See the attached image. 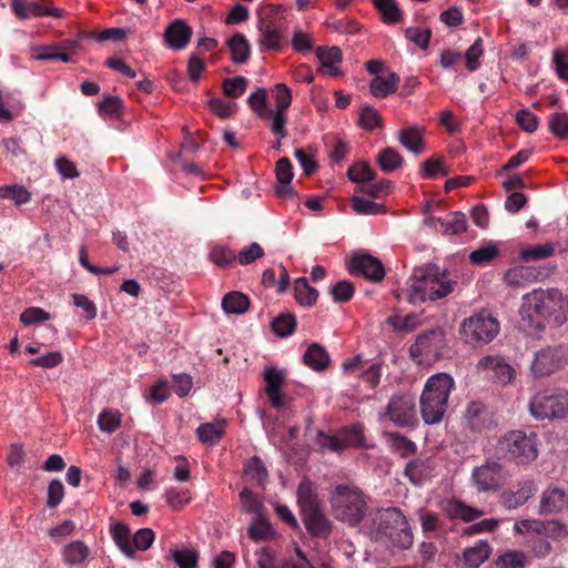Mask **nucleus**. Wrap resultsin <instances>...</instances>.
I'll return each mask as SVG.
<instances>
[{
    "label": "nucleus",
    "mask_w": 568,
    "mask_h": 568,
    "mask_svg": "<svg viewBox=\"0 0 568 568\" xmlns=\"http://www.w3.org/2000/svg\"><path fill=\"white\" fill-rule=\"evenodd\" d=\"M528 328L541 331L547 323L561 326L568 321V296L558 288H536L523 296L519 310Z\"/></svg>",
    "instance_id": "1"
},
{
    "label": "nucleus",
    "mask_w": 568,
    "mask_h": 568,
    "mask_svg": "<svg viewBox=\"0 0 568 568\" xmlns=\"http://www.w3.org/2000/svg\"><path fill=\"white\" fill-rule=\"evenodd\" d=\"M457 282L436 264L416 267L407 281L402 294L412 305H420L426 301H437L454 292Z\"/></svg>",
    "instance_id": "2"
},
{
    "label": "nucleus",
    "mask_w": 568,
    "mask_h": 568,
    "mask_svg": "<svg viewBox=\"0 0 568 568\" xmlns=\"http://www.w3.org/2000/svg\"><path fill=\"white\" fill-rule=\"evenodd\" d=\"M454 388L455 382L446 373L435 374L426 381L419 405L422 418L427 425H436L443 420Z\"/></svg>",
    "instance_id": "3"
},
{
    "label": "nucleus",
    "mask_w": 568,
    "mask_h": 568,
    "mask_svg": "<svg viewBox=\"0 0 568 568\" xmlns=\"http://www.w3.org/2000/svg\"><path fill=\"white\" fill-rule=\"evenodd\" d=\"M378 526L375 539L393 547L408 549L413 545V532L407 518L400 509L389 507L381 509L377 515Z\"/></svg>",
    "instance_id": "4"
},
{
    "label": "nucleus",
    "mask_w": 568,
    "mask_h": 568,
    "mask_svg": "<svg viewBox=\"0 0 568 568\" xmlns=\"http://www.w3.org/2000/svg\"><path fill=\"white\" fill-rule=\"evenodd\" d=\"M529 412L537 420L565 419L568 416V389L544 388L529 399Z\"/></svg>",
    "instance_id": "5"
},
{
    "label": "nucleus",
    "mask_w": 568,
    "mask_h": 568,
    "mask_svg": "<svg viewBox=\"0 0 568 568\" xmlns=\"http://www.w3.org/2000/svg\"><path fill=\"white\" fill-rule=\"evenodd\" d=\"M331 505L335 518L352 526L359 524L367 511V501L363 493L346 485L335 487Z\"/></svg>",
    "instance_id": "6"
},
{
    "label": "nucleus",
    "mask_w": 568,
    "mask_h": 568,
    "mask_svg": "<svg viewBox=\"0 0 568 568\" xmlns=\"http://www.w3.org/2000/svg\"><path fill=\"white\" fill-rule=\"evenodd\" d=\"M498 450L509 460L528 465L538 457L537 435L509 430L499 439Z\"/></svg>",
    "instance_id": "7"
},
{
    "label": "nucleus",
    "mask_w": 568,
    "mask_h": 568,
    "mask_svg": "<svg viewBox=\"0 0 568 568\" xmlns=\"http://www.w3.org/2000/svg\"><path fill=\"white\" fill-rule=\"evenodd\" d=\"M499 329L498 320L489 312L480 311L462 322L459 334L466 344L476 347L490 343L498 335Z\"/></svg>",
    "instance_id": "8"
},
{
    "label": "nucleus",
    "mask_w": 568,
    "mask_h": 568,
    "mask_svg": "<svg viewBox=\"0 0 568 568\" xmlns=\"http://www.w3.org/2000/svg\"><path fill=\"white\" fill-rule=\"evenodd\" d=\"M568 365V349L562 346H547L534 354L530 374L535 379L546 378Z\"/></svg>",
    "instance_id": "9"
},
{
    "label": "nucleus",
    "mask_w": 568,
    "mask_h": 568,
    "mask_svg": "<svg viewBox=\"0 0 568 568\" xmlns=\"http://www.w3.org/2000/svg\"><path fill=\"white\" fill-rule=\"evenodd\" d=\"M446 346L445 332L442 328H432L419 334L409 347L410 357L418 364L438 358Z\"/></svg>",
    "instance_id": "10"
},
{
    "label": "nucleus",
    "mask_w": 568,
    "mask_h": 568,
    "mask_svg": "<svg viewBox=\"0 0 568 568\" xmlns=\"http://www.w3.org/2000/svg\"><path fill=\"white\" fill-rule=\"evenodd\" d=\"M316 444L321 452H342L348 447H364L363 429L358 425L344 428L337 435L318 432Z\"/></svg>",
    "instance_id": "11"
},
{
    "label": "nucleus",
    "mask_w": 568,
    "mask_h": 568,
    "mask_svg": "<svg viewBox=\"0 0 568 568\" xmlns=\"http://www.w3.org/2000/svg\"><path fill=\"white\" fill-rule=\"evenodd\" d=\"M351 274L362 276L372 282H381L385 276L382 261L367 253H357L348 263Z\"/></svg>",
    "instance_id": "12"
},
{
    "label": "nucleus",
    "mask_w": 568,
    "mask_h": 568,
    "mask_svg": "<svg viewBox=\"0 0 568 568\" xmlns=\"http://www.w3.org/2000/svg\"><path fill=\"white\" fill-rule=\"evenodd\" d=\"M387 417L400 427L410 426L416 422V405L410 395H395L390 398Z\"/></svg>",
    "instance_id": "13"
},
{
    "label": "nucleus",
    "mask_w": 568,
    "mask_h": 568,
    "mask_svg": "<svg viewBox=\"0 0 568 568\" xmlns=\"http://www.w3.org/2000/svg\"><path fill=\"white\" fill-rule=\"evenodd\" d=\"M504 467L497 462H488L471 471V479L478 491H496L503 483Z\"/></svg>",
    "instance_id": "14"
},
{
    "label": "nucleus",
    "mask_w": 568,
    "mask_h": 568,
    "mask_svg": "<svg viewBox=\"0 0 568 568\" xmlns=\"http://www.w3.org/2000/svg\"><path fill=\"white\" fill-rule=\"evenodd\" d=\"M537 493V484L532 478L519 481L516 489H508L500 494V504L509 510L524 506Z\"/></svg>",
    "instance_id": "15"
},
{
    "label": "nucleus",
    "mask_w": 568,
    "mask_h": 568,
    "mask_svg": "<svg viewBox=\"0 0 568 568\" xmlns=\"http://www.w3.org/2000/svg\"><path fill=\"white\" fill-rule=\"evenodd\" d=\"M258 43L264 50L280 51L284 44L281 26L273 19L261 18L257 23Z\"/></svg>",
    "instance_id": "16"
},
{
    "label": "nucleus",
    "mask_w": 568,
    "mask_h": 568,
    "mask_svg": "<svg viewBox=\"0 0 568 568\" xmlns=\"http://www.w3.org/2000/svg\"><path fill=\"white\" fill-rule=\"evenodd\" d=\"M307 532L312 537L326 539L332 532L333 524L324 514L323 507L301 514Z\"/></svg>",
    "instance_id": "17"
},
{
    "label": "nucleus",
    "mask_w": 568,
    "mask_h": 568,
    "mask_svg": "<svg viewBox=\"0 0 568 568\" xmlns=\"http://www.w3.org/2000/svg\"><path fill=\"white\" fill-rule=\"evenodd\" d=\"M524 527L538 537L561 540L568 536L566 527L557 520L526 519Z\"/></svg>",
    "instance_id": "18"
},
{
    "label": "nucleus",
    "mask_w": 568,
    "mask_h": 568,
    "mask_svg": "<svg viewBox=\"0 0 568 568\" xmlns=\"http://www.w3.org/2000/svg\"><path fill=\"white\" fill-rule=\"evenodd\" d=\"M568 507V494L558 487L548 488L542 491L538 513L540 515H550L562 511Z\"/></svg>",
    "instance_id": "19"
},
{
    "label": "nucleus",
    "mask_w": 568,
    "mask_h": 568,
    "mask_svg": "<svg viewBox=\"0 0 568 568\" xmlns=\"http://www.w3.org/2000/svg\"><path fill=\"white\" fill-rule=\"evenodd\" d=\"M191 37L192 29L181 19L171 22L164 32L165 42L174 50L184 49L189 44Z\"/></svg>",
    "instance_id": "20"
},
{
    "label": "nucleus",
    "mask_w": 568,
    "mask_h": 568,
    "mask_svg": "<svg viewBox=\"0 0 568 568\" xmlns=\"http://www.w3.org/2000/svg\"><path fill=\"white\" fill-rule=\"evenodd\" d=\"M434 460L430 458L422 459L417 458L409 462L404 470V475L408 478V480L415 485H423L426 480H428L434 474Z\"/></svg>",
    "instance_id": "21"
},
{
    "label": "nucleus",
    "mask_w": 568,
    "mask_h": 568,
    "mask_svg": "<svg viewBox=\"0 0 568 568\" xmlns=\"http://www.w3.org/2000/svg\"><path fill=\"white\" fill-rule=\"evenodd\" d=\"M491 547L486 540L476 541L463 551V566L465 568H479L491 555Z\"/></svg>",
    "instance_id": "22"
},
{
    "label": "nucleus",
    "mask_w": 568,
    "mask_h": 568,
    "mask_svg": "<svg viewBox=\"0 0 568 568\" xmlns=\"http://www.w3.org/2000/svg\"><path fill=\"white\" fill-rule=\"evenodd\" d=\"M297 504L301 514L322 508L316 489L307 478H304L297 487Z\"/></svg>",
    "instance_id": "23"
},
{
    "label": "nucleus",
    "mask_w": 568,
    "mask_h": 568,
    "mask_svg": "<svg viewBox=\"0 0 568 568\" xmlns=\"http://www.w3.org/2000/svg\"><path fill=\"white\" fill-rule=\"evenodd\" d=\"M400 78L397 73L390 72L387 77L376 75L369 84L371 93L377 99H384L398 89Z\"/></svg>",
    "instance_id": "24"
},
{
    "label": "nucleus",
    "mask_w": 568,
    "mask_h": 568,
    "mask_svg": "<svg viewBox=\"0 0 568 568\" xmlns=\"http://www.w3.org/2000/svg\"><path fill=\"white\" fill-rule=\"evenodd\" d=\"M303 363L313 371L323 372L328 367L331 358L324 346L312 343L303 355Z\"/></svg>",
    "instance_id": "25"
},
{
    "label": "nucleus",
    "mask_w": 568,
    "mask_h": 568,
    "mask_svg": "<svg viewBox=\"0 0 568 568\" xmlns=\"http://www.w3.org/2000/svg\"><path fill=\"white\" fill-rule=\"evenodd\" d=\"M466 420L473 430L481 432L489 426L491 416L483 404L474 402L466 409Z\"/></svg>",
    "instance_id": "26"
},
{
    "label": "nucleus",
    "mask_w": 568,
    "mask_h": 568,
    "mask_svg": "<svg viewBox=\"0 0 568 568\" xmlns=\"http://www.w3.org/2000/svg\"><path fill=\"white\" fill-rule=\"evenodd\" d=\"M446 513L452 519H460L465 523H470L484 515V511L466 505L458 499H452L447 503Z\"/></svg>",
    "instance_id": "27"
},
{
    "label": "nucleus",
    "mask_w": 568,
    "mask_h": 568,
    "mask_svg": "<svg viewBox=\"0 0 568 568\" xmlns=\"http://www.w3.org/2000/svg\"><path fill=\"white\" fill-rule=\"evenodd\" d=\"M62 560L65 565L73 567L83 564L90 556V548L81 540H74L63 547Z\"/></svg>",
    "instance_id": "28"
},
{
    "label": "nucleus",
    "mask_w": 568,
    "mask_h": 568,
    "mask_svg": "<svg viewBox=\"0 0 568 568\" xmlns=\"http://www.w3.org/2000/svg\"><path fill=\"white\" fill-rule=\"evenodd\" d=\"M244 474L252 485L264 488L268 481V471L258 456L251 457L244 467Z\"/></svg>",
    "instance_id": "29"
},
{
    "label": "nucleus",
    "mask_w": 568,
    "mask_h": 568,
    "mask_svg": "<svg viewBox=\"0 0 568 568\" xmlns=\"http://www.w3.org/2000/svg\"><path fill=\"white\" fill-rule=\"evenodd\" d=\"M226 44L231 52V60L235 64L245 63L251 55V47L243 33L233 34L227 41Z\"/></svg>",
    "instance_id": "30"
},
{
    "label": "nucleus",
    "mask_w": 568,
    "mask_h": 568,
    "mask_svg": "<svg viewBox=\"0 0 568 568\" xmlns=\"http://www.w3.org/2000/svg\"><path fill=\"white\" fill-rule=\"evenodd\" d=\"M110 534L123 555L128 558H134V548L131 544L132 536L129 526L123 523H115L111 526Z\"/></svg>",
    "instance_id": "31"
},
{
    "label": "nucleus",
    "mask_w": 568,
    "mask_h": 568,
    "mask_svg": "<svg viewBox=\"0 0 568 568\" xmlns=\"http://www.w3.org/2000/svg\"><path fill=\"white\" fill-rule=\"evenodd\" d=\"M398 140L405 149L414 154H420L424 151V132L417 126L402 129L398 132Z\"/></svg>",
    "instance_id": "32"
},
{
    "label": "nucleus",
    "mask_w": 568,
    "mask_h": 568,
    "mask_svg": "<svg viewBox=\"0 0 568 568\" xmlns=\"http://www.w3.org/2000/svg\"><path fill=\"white\" fill-rule=\"evenodd\" d=\"M528 564V555L519 549H508L494 560L495 568H527Z\"/></svg>",
    "instance_id": "33"
},
{
    "label": "nucleus",
    "mask_w": 568,
    "mask_h": 568,
    "mask_svg": "<svg viewBox=\"0 0 568 568\" xmlns=\"http://www.w3.org/2000/svg\"><path fill=\"white\" fill-rule=\"evenodd\" d=\"M316 57L321 61V65L325 69H328L331 74H339L337 64L342 62L343 53L338 47H318L316 49Z\"/></svg>",
    "instance_id": "34"
},
{
    "label": "nucleus",
    "mask_w": 568,
    "mask_h": 568,
    "mask_svg": "<svg viewBox=\"0 0 568 568\" xmlns=\"http://www.w3.org/2000/svg\"><path fill=\"white\" fill-rule=\"evenodd\" d=\"M376 162L384 173H392L403 166L404 158L398 151L388 146L378 152Z\"/></svg>",
    "instance_id": "35"
},
{
    "label": "nucleus",
    "mask_w": 568,
    "mask_h": 568,
    "mask_svg": "<svg viewBox=\"0 0 568 568\" xmlns=\"http://www.w3.org/2000/svg\"><path fill=\"white\" fill-rule=\"evenodd\" d=\"M534 278V271L530 267L524 265L514 266L509 268L504 275L505 283L511 287L526 286L527 284L531 283Z\"/></svg>",
    "instance_id": "36"
},
{
    "label": "nucleus",
    "mask_w": 568,
    "mask_h": 568,
    "mask_svg": "<svg viewBox=\"0 0 568 568\" xmlns=\"http://www.w3.org/2000/svg\"><path fill=\"white\" fill-rule=\"evenodd\" d=\"M222 307L227 314H243L250 307V300L245 294L233 291L224 295Z\"/></svg>",
    "instance_id": "37"
},
{
    "label": "nucleus",
    "mask_w": 568,
    "mask_h": 568,
    "mask_svg": "<svg viewBox=\"0 0 568 568\" xmlns=\"http://www.w3.org/2000/svg\"><path fill=\"white\" fill-rule=\"evenodd\" d=\"M294 297L302 306H312L316 303L318 292L312 287L305 277H300L294 282Z\"/></svg>",
    "instance_id": "38"
},
{
    "label": "nucleus",
    "mask_w": 568,
    "mask_h": 568,
    "mask_svg": "<svg viewBox=\"0 0 568 568\" xmlns=\"http://www.w3.org/2000/svg\"><path fill=\"white\" fill-rule=\"evenodd\" d=\"M373 4L385 23L394 24L402 21L403 13L396 0H373Z\"/></svg>",
    "instance_id": "39"
},
{
    "label": "nucleus",
    "mask_w": 568,
    "mask_h": 568,
    "mask_svg": "<svg viewBox=\"0 0 568 568\" xmlns=\"http://www.w3.org/2000/svg\"><path fill=\"white\" fill-rule=\"evenodd\" d=\"M438 223L445 235H458L467 231L466 215L462 212H453L449 220L438 217Z\"/></svg>",
    "instance_id": "40"
},
{
    "label": "nucleus",
    "mask_w": 568,
    "mask_h": 568,
    "mask_svg": "<svg viewBox=\"0 0 568 568\" xmlns=\"http://www.w3.org/2000/svg\"><path fill=\"white\" fill-rule=\"evenodd\" d=\"M196 434L200 442L213 446L222 439L225 429L223 424L204 423L197 427Z\"/></svg>",
    "instance_id": "41"
},
{
    "label": "nucleus",
    "mask_w": 568,
    "mask_h": 568,
    "mask_svg": "<svg viewBox=\"0 0 568 568\" xmlns=\"http://www.w3.org/2000/svg\"><path fill=\"white\" fill-rule=\"evenodd\" d=\"M555 254L552 243H545L525 247L519 251V257L524 262L541 261L551 257Z\"/></svg>",
    "instance_id": "42"
},
{
    "label": "nucleus",
    "mask_w": 568,
    "mask_h": 568,
    "mask_svg": "<svg viewBox=\"0 0 568 568\" xmlns=\"http://www.w3.org/2000/svg\"><path fill=\"white\" fill-rule=\"evenodd\" d=\"M347 176L352 182L362 184L373 181L376 173L368 162L359 161L348 168Z\"/></svg>",
    "instance_id": "43"
},
{
    "label": "nucleus",
    "mask_w": 568,
    "mask_h": 568,
    "mask_svg": "<svg viewBox=\"0 0 568 568\" xmlns=\"http://www.w3.org/2000/svg\"><path fill=\"white\" fill-rule=\"evenodd\" d=\"M170 557L179 568H196L199 552L193 548L171 549Z\"/></svg>",
    "instance_id": "44"
},
{
    "label": "nucleus",
    "mask_w": 568,
    "mask_h": 568,
    "mask_svg": "<svg viewBox=\"0 0 568 568\" xmlns=\"http://www.w3.org/2000/svg\"><path fill=\"white\" fill-rule=\"evenodd\" d=\"M0 199L11 200L16 205H22L31 200V193L20 184L0 186Z\"/></svg>",
    "instance_id": "45"
},
{
    "label": "nucleus",
    "mask_w": 568,
    "mask_h": 568,
    "mask_svg": "<svg viewBox=\"0 0 568 568\" xmlns=\"http://www.w3.org/2000/svg\"><path fill=\"white\" fill-rule=\"evenodd\" d=\"M121 413L116 409H103L98 416V426L101 432L112 434L120 428Z\"/></svg>",
    "instance_id": "46"
},
{
    "label": "nucleus",
    "mask_w": 568,
    "mask_h": 568,
    "mask_svg": "<svg viewBox=\"0 0 568 568\" xmlns=\"http://www.w3.org/2000/svg\"><path fill=\"white\" fill-rule=\"evenodd\" d=\"M65 11L61 8L45 6L44 0L28 2V19L37 17L63 18Z\"/></svg>",
    "instance_id": "47"
},
{
    "label": "nucleus",
    "mask_w": 568,
    "mask_h": 568,
    "mask_svg": "<svg viewBox=\"0 0 568 568\" xmlns=\"http://www.w3.org/2000/svg\"><path fill=\"white\" fill-rule=\"evenodd\" d=\"M296 327V318L293 314H281L272 321V328L275 335L287 337L293 334Z\"/></svg>",
    "instance_id": "48"
},
{
    "label": "nucleus",
    "mask_w": 568,
    "mask_h": 568,
    "mask_svg": "<svg viewBox=\"0 0 568 568\" xmlns=\"http://www.w3.org/2000/svg\"><path fill=\"white\" fill-rule=\"evenodd\" d=\"M549 131L559 140L568 138V114L555 112L548 119Z\"/></svg>",
    "instance_id": "49"
},
{
    "label": "nucleus",
    "mask_w": 568,
    "mask_h": 568,
    "mask_svg": "<svg viewBox=\"0 0 568 568\" xmlns=\"http://www.w3.org/2000/svg\"><path fill=\"white\" fill-rule=\"evenodd\" d=\"M209 257L219 267H229L236 262V253L226 246H215L211 250Z\"/></svg>",
    "instance_id": "50"
},
{
    "label": "nucleus",
    "mask_w": 568,
    "mask_h": 568,
    "mask_svg": "<svg viewBox=\"0 0 568 568\" xmlns=\"http://www.w3.org/2000/svg\"><path fill=\"white\" fill-rule=\"evenodd\" d=\"M247 84L248 81L242 75L225 79L222 84L223 93L229 98L236 99L245 92Z\"/></svg>",
    "instance_id": "51"
},
{
    "label": "nucleus",
    "mask_w": 568,
    "mask_h": 568,
    "mask_svg": "<svg viewBox=\"0 0 568 568\" xmlns=\"http://www.w3.org/2000/svg\"><path fill=\"white\" fill-rule=\"evenodd\" d=\"M390 446L403 458L409 457L416 453V445L414 442L397 433L389 434Z\"/></svg>",
    "instance_id": "52"
},
{
    "label": "nucleus",
    "mask_w": 568,
    "mask_h": 568,
    "mask_svg": "<svg viewBox=\"0 0 568 568\" xmlns=\"http://www.w3.org/2000/svg\"><path fill=\"white\" fill-rule=\"evenodd\" d=\"M352 202H353V210L357 214L376 215V214L385 213V211H386L384 205L373 202L371 200L363 199V197L354 196L352 199Z\"/></svg>",
    "instance_id": "53"
},
{
    "label": "nucleus",
    "mask_w": 568,
    "mask_h": 568,
    "mask_svg": "<svg viewBox=\"0 0 568 568\" xmlns=\"http://www.w3.org/2000/svg\"><path fill=\"white\" fill-rule=\"evenodd\" d=\"M498 247L489 243L487 245L480 246L477 250H474L469 254V261L474 265H481L484 263L493 261L498 255Z\"/></svg>",
    "instance_id": "54"
},
{
    "label": "nucleus",
    "mask_w": 568,
    "mask_h": 568,
    "mask_svg": "<svg viewBox=\"0 0 568 568\" xmlns=\"http://www.w3.org/2000/svg\"><path fill=\"white\" fill-rule=\"evenodd\" d=\"M405 37L423 50L429 45L432 30L428 28L409 27L405 30Z\"/></svg>",
    "instance_id": "55"
},
{
    "label": "nucleus",
    "mask_w": 568,
    "mask_h": 568,
    "mask_svg": "<svg viewBox=\"0 0 568 568\" xmlns=\"http://www.w3.org/2000/svg\"><path fill=\"white\" fill-rule=\"evenodd\" d=\"M328 28L336 32L345 34H355L359 30V23L352 18L345 17L342 19L329 18L326 21Z\"/></svg>",
    "instance_id": "56"
},
{
    "label": "nucleus",
    "mask_w": 568,
    "mask_h": 568,
    "mask_svg": "<svg viewBox=\"0 0 568 568\" xmlns=\"http://www.w3.org/2000/svg\"><path fill=\"white\" fill-rule=\"evenodd\" d=\"M165 500L172 509L180 510L190 503V491L187 489L170 488L165 491Z\"/></svg>",
    "instance_id": "57"
},
{
    "label": "nucleus",
    "mask_w": 568,
    "mask_h": 568,
    "mask_svg": "<svg viewBox=\"0 0 568 568\" xmlns=\"http://www.w3.org/2000/svg\"><path fill=\"white\" fill-rule=\"evenodd\" d=\"M483 54V39L477 38L465 53L466 68L469 72H475L479 68V59Z\"/></svg>",
    "instance_id": "58"
},
{
    "label": "nucleus",
    "mask_w": 568,
    "mask_h": 568,
    "mask_svg": "<svg viewBox=\"0 0 568 568\" xmlns=\"http://www.w3.org/2000/svg\"><path fill=\"white\" fill-rule=\"evenodd\" d=\"M355 292V287L352 282L343 280L338 281L331 288V294L333 300L337 303H346L348 302Z\"/></svg>",
    "instance_id": "59"
},
{
    "label": "nucleus",
    "mask_w": 568,
    "mask_h": 568,
    "mask_svg": "<svg viewBox=\"0 0 568 568\" xmlns=\"http://www.w3.org/2000/svg\"><path fill=\"white\" fill-rule=\"evenodd\" d=\"M264 255V250L258 243H252L248 246L242 248L236 254V262L241 265H248L261 258Z\"/></svg>",
    "instance_id": "60"
},
{
    "label": "nucleus",
    "mask_w": 568,
    "mask_h": 568,
    "mask_svg": "<svg viewBox=\"0 0 568 568\" xmlns=\"http://www.w3.org/2000/svg\"><path fill=\"white\" fill-rule=\"evenodd\" d=\"M155 535L151 528H141L132 536V547L135 550L145 551L148 550L153 541Z\"/></svg>",
    "instance_id": "61"
},
{
    "label": "nucleus",
    "mask_w": 568,
    "mask_h": 568,
    "mask_svg": "<svg viewBox=\"0 0 568 568\" xmlns=\"http://www.w3.org/2000/svg\"><path fill=\"white\" fill-rule=\"evenodd\" d=\"M329 159L336 163L346 159L349 153V145L343 139L334 136L327 144Z\"/></svg>",
    "instance_id": "62"
},
{
    "label": "nucleus",
    "mask_w": 568,
    "mask_h": 568,
    "mask_svg": "<svg viewBox=\"0 0 568 568\" xmlns=\"http://www.w3.org/2000/svg\"><path fill=\"white\" fill-rule=\"evenodd\" d=\"M274 101L276 105L275 111L285 112L292 103V93L288 87L284 83H277L273 89Z\"/></svg>",
    "instance_id": "63"
},
{
    "label": "nucleus",
    "mask_w": 568,
    "mask_h": 568,
    "mask_svg": "<svg viewBox=\"0 0 568 568\" xmlns=\"http://www.w3.org/2000/svg\"><path fill=\"white\" fill-rule=\"evenodd\" d=\"M516 122L520 129L532 133L538 129L539 120L535 113L528 109H521L516 113Z\"/></svg>",
    "instance_id": "64"
}]
</instances>
